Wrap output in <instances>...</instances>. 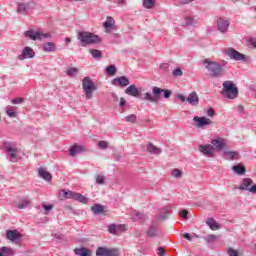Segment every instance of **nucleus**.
<instances>
[{"label":"nucleus","mask_w":256,"mask_h":256,"mask_svg":"<svg viewBox=\"0 0 256 256\" xmlns=\"http://www.w3.org/2000/svg\"><path fill=\"white\" fill-rule=\"evenodd\" d=\"M204 68L208 71L209 77L218 79V77H223V67L227 65V61H222V64L217 61H212L207 58L203 61Z\"/></svg>","instance_id":"obj_1"},{"label":"nucleus","mask_w":256,"mask_h":256,"mask_svg":"<svg viewBox=\"0 0 256 256\" xmlns=\"http://www.w3.org/2000/svg\"><path fill=\"white\" fill-rule=\"evenodd\" d=\"M171 93V90L154 86L152 87V93H144V97L142 99L143 101H148L149 103H159L161 95H163L164 99H169V97H171Z\"/></svg>","instance_id":"obj_2"},{"label":"nucleus","mask_w":256,"mask_h":256,"mask_svg":"<svg viewBox=\"0 0 256 256\" xmlns=\"http://www.w3.org/2000/svg\"><path fill=\"white\" fill-rule=\"evenodd\" d=\"M78 41H80L82 47H87V45H97L101 38L97 34H93L87 31L78 32Z\"/></svg>","instance_id":"obj_3"},{"label":"nucleus","mask_w":256,"mask_h":256,"mask_svg":"<svg viewBox=\"0 0 256 256\" xmlns=\"http://www.w3.org/2000/svg\"><path fill=\"white\" fill-rule=\"evenodd\" d=\"M222 87V94L224 97H227V99H237L239 95V89L235 83H233V81H224Z\"/></svg>","instance_id":"obj_4"},{"label":"nucleus","mask_w":256,"mask_h":256,"mask_svg":"<svg viewBox=\"0 0 256 256\" xmlns=\"http://www.w3.org/2000/svg\"><path fill=\"white\" fill-rule=\"evenodd\" d=\"M82 89L85 93L86 99H92L93 91H97V87L95 86V83H93V80H91L90 77H84L82 81Z\"/></svg>","instance_id":"obj_5"},{"label":"nucleus","mask_w":256,"mask_h":256,"mask_svg":"<svg viewBox=\"0 0 256 256\" xmlns=\"http://www.w3.org/2000/svg\"><path fill=\"white\" fill-rule=\"evenodd\" d=\"M224 55L230 58L232 61H245L246 56L245 54L240 53L239 51L235 50L233 47H228L223 50Z\"/></svg>","instance_id":"obj_6"},{"label":"nucleus","mask_w":256,"mask_h":256,"mask_svg":"<svg viewBox=\"0 0 256 256\" xmlns=\"http://www.w3.org/2000/svg\"><path fill=\"white\" fill-rule=\"evenodd\" d=\"M25 36L29 39H32V41H41L43 39H49V37H51V34L43 33L41 31L28 30L25 32Z\"/></svg>","instance_id":"obj_7"},{"label":"nucleus","mask_w":256,"mask_h":256,"mask_svg":"<svg viewBox=\"0 0 256 256\" xmlns=\"http://www.w3.org/2000/svg\"><path fill=\"white\" fill-rule=\"evenodd\" d=\"M230 25L231 21L228 18L220 17L216 21V26L220 33H227V31H229Z\"/></svg>","instance_id":"obj_8"},{"label":"nucleus","mask_w":256,"mask_h":256,"mask_svg":"<svg viewBox=\"0 0 256 256\" xmlns=\"http://www.w3.org/2000/svg\"><path fill=\"white\" fill-rule=\"evenodd\" d=\"M107 229L110 235H121V233L127 231V226L124 224H109Z\"/></svg>","instance_id":"obj_9"},{"label":"nucleus","mask_w":256,"mask_h":256,"mask_svg":"<svg viewBox=\"0 0 256 256\" xmlns=\"http://www.w3.org/2000/svg\"><path fill=\"white\" fill-rule=\"evenodd\" d=\"M211 145L216 151H223V149H227V141L221 137L212 139Z\"/></svg>","instance_id":"obj_10"},{"label":"nucleus","mask_w":256,"mask_h":256,"mask_svg":"<svg viewBox=\"0 0 256 256\" xmlns=\"http://www.w3.org/2000/svg\"><path fill=\"white\" fill-rule=\"evenodd\" d=\"M193 121H194V123H196L195 127H197L198 129L207 127V125H213V121H211V119H209L207 117L195 116L193 118Z\"/></svg>","instance_id":"obj_11"},{"label":"nucleus","mask_w":256,"mask_h":256,"mask_svg":"<svg viewBox=\"0 0 256 256\" xmlns=\"http://www.w3.org/2000/svg\"><path fill=\"white\" fill-rule=\"evenodd\" d=\"M33 57H35V51L29 46L24 47L22 53L18 55L19 61H25V59H33Z\"/></svg>","instance_id":"obj_12"},{"label":"nucleus","mask_w":256,"mask_h":256,"mask_svg":"<svg viewBox=\"0 0 256 256\" xmlns=\"http://www.w3.org/2000/svg\"><path fill=\"white\" fill-rule=\"evenodd\" d=\"M198 149L200 153H203L205 157H213L215 150L213 148V145L211 144H205V145H199Z\"/></svg>","instance_id":"obj_13"},{"label":"nucleus","mask_w":256,"mask_h":256,"mask_svg":"<svg viewBox=\"0 0 256 256\" xmlns=\"http://www.w3.org/2000/svg\"><path fill=\"white\" fill-rule=\"evenodd\" d=\"M251 187H253V180L251 178H244L241 182L240 185L238 187H236V189H238V191H249Z\"/></svg>","instance_id":"obj_14"},{"label":"nucleus","mask_w":256,"mask_h":256,"mask_svg":"<svg viewBox=\"0 0 256 256\" xmlns=\"http://www.w3.org/2000/svg\"><path fill=\"white\" fill-rule=\"evenodd\" d=\"M4 148H5L6 152L8 153L9 160L12 162L17 161V148H14L9 143H6L4 145Z\"/></svg>","instance_id":"obj_15"},{"label":"nucleus","mask_w":256,"mask_h":256,"mask_svg":"<svg viewBox=\"0 0 256 256\" xmlns=\"http://www.w3.org/2000/svg\"><path fill=\"white\" fill-rule=\"evenodd\" d=\"M112 85L115 87H127L129 85V78L127 76H120L112 80Z\"/></svg>","instance_id":"obj_16"},{"label":"nucleus","mask_w":256,"mask_h":256,"mask_svg":"<svg viewBox=\"0 0 256 256\" xmlns=\"http://www.w3.org/2000/svg\"><path fill=\"white\" fill-rule=\"evenodd\" d=\"M6 237L9 241H12V243H17L21 239V235L17 230H8L6 232Z\"/></svg>","instance_id":"obj_17"},{"label":"nucleus","mask_w":256,"mask_h":256,"mask_svg":"<svg viewBox=\"0 0 256 256\" xmlns=\"http://www.w3.org/2000/svg\"><path fill=\"white\" fill-rule=\"evenodd\" d=\"M186 101L189 103V105H199V96L197 95V92L190 93L186 98Z\"/></svg>","instance_id":"obj_18"},{"label":"nucleus","mask_w":256,"mask_h":256,"mask_svg":"<svg viewBox=\"0 0 256 256\" xmlns=\"http://www.w3.org/2000/svg\"><path fill=\"white\" fill-rule=\"evenodd\" d=\"M126 95H129L130 97H139V89H137V86L130 85L125 90Z\"/></svg>","instance_id":"obj_19"},{"label":"nucleus","mask_w":256,"mask_h":256,"mask_svg":"<svg viewBox=\"0 0 256 256\" xmlns=\"http://www.w3.org/2000/svg\"><path fill=\"white\" fill-rule=\"evenodd\" d=\"M147 152L151 153L152 155H161L162 150L161 148L153 145V143H148L146 146Z\"/></svg>","instance_id":"obj_20"},{"label":"nucleus","mask_w":256,"mask_h":256,"mask_svg":"<svg viewBox=\"0 0 256 256\" xmlns=\"http://www.w3.org/2000/svg\"><path fill=\"white\" fill-rule=\"evenodd\" d=\"M38 175L41 177V179H44V181H51V179H53V175L47 172L45 168H39Z\"/></svg>","instance_id":"obj_21"},{"label":"nucleus","mask_w":256,"mask_h":256,"mask_svg":"<svg viewBox=\"0 0 256 256\" xmlns=\"http://www.w3.org/2000/svg\"><path fill=\"white\" fill-rule=\"evenodd\" d=\"M15 250L11 247L3 246L0 248V256H14Z\"/></svg>","instance_id":"obj_22"},{"label":"nucleus","mask_w":256,"mask_h":256,"mask_svg":"<svg viewBox=\"0 0 256 256\" xmlns=\"http://www.w3.org/2000/svg\"><path fill=\"white\" fill-rule=\"evenodd\" d=\"M56 49L57 47L53 42H47L43 44V51H45L46 53H53V51H55Z\"/></svg>","instance_id":"obj_23"},{"label":"nucleus","mask_w":256,"mask_h":256,"mask_svg":"<svg viewBox=\"0 0 256 256\" xmlns=\"http://www.w3.org/2000/svg\"><path fill=\"white\" fill-rule=\"evenodd\" d=\"M104 29H113L115 27V19L113 17L108 16L106 21L103 23Z\"/></svg>","instance_id":"obj_24"},{"label":"nucleus","mask_w":256,"mask_h":256,"mask_svg":"<svg viewBox=\"0 0 256 256\" xmlns=\"http://www.w3.org/2000/svg\"><path fill=\"white\" fill-rule=\"evenodd\" d=\"M75 255L78 256H90L91 255V251L87 248H76L74 250Z\"/></svg>","instance_id":"obj_25"},{"label":"nucleus","mask_w":256,"mask_h":256,"mask_svg":"<svg viewBox=\"0 0 256 256\" xmlns=\"http://www.w3.org/2000/svg\"><path fill=\"white\" fill-rule=\"evenodd\" d=\"M232 171L236 173V175H245V166L243 164H237L232 167Z\"/></svg>","instance_id":"obj_26"},{"label":"nucleus","mask_w":256,"mask_h":256,"mask_svg":"<svg viewBox=\"0 0 256 256\" xmlns=\"http://www.w3.org/2000/svg\"><path fill=\"white\" fill-rule=\"evenodd\" d=\"M206 225L212 229V231H217L219 229V224L213 218H208L206 221Z\"/></svg>","instance_id":"obj_27"},{"label":"nucleus","mask_w":256,"mask_h":256,"mask_svg":"<svg viewBox=\"0 0 256 256\" xmlns=\"http://www.w3.org/2000/svg\"><path fill=\"white\" fill-rule=\"evenodd\" d=\"M224 155H226L227 159L233 161V159H239V152L237 151H225Z\"/></svg>","instance_id":"obj_28"},{"label":"nucleus","mask_w":256,"mask_h":256,"mask_svg":"<svg viewBox=\"0 0 256 256\" xmlns=\"http://www.w3.org/2000/svg\"><path fill=\"white\" fill-rule=\"evenodd\" d=\"M184 21L188 26L197 25V18H195L194 16H185Z\"/></svg>","instance_id":"obj_29"},{"label":"nucleus","mask_w":256,"mask_h":256,"mask_svg":"<svg viewBox=\"0 0 256 256\" xmlns=\"http://www.w3.org/2000/svg\"><path fill=\"white\" fill-rule=\"evenodd\" d=\"M81 151H83V147L79 145H74L70 148V155L71 157H75L77 153H81Z\"/></svg>","instance_id":"obj_30"},{"label":"nucleus","mask_w":256,"mask_h":256,"mask_svg":"<svg viewBox=\"0 0 256 256\" xmlns=\"http://www.w3.org/2000/svg\"><path fill=\"white\" fill-rule=\"evenodd\" d=\"M89 53L92 55L93 59H101V57H103V53L97 49H90Z\"/></svg>","instance_id":"obj_31"},{"label":"nucleus","mask_w":256,"mask_h":256,"mask_svg":"<svg viewBox=\"0 0 256 256\" xmlns=\"http://www.w3.org/2000/svg\"><path fill=\"white\" fill-rule=\"evenodd\" d=\"M28 206H29V199L27 198L20 200L17 204L18 209H25Z\"/></svg>","instance_id":"obj_32"},{"label":"nucleus","mask_w":256,"mask_h":256,"mask_svg":"<svg viewBox=\"0 0 256 256\" xmlns=\"http://www.w3.org/2000/svg\"><path fill=\"white\" fill-rule=\"evenodd\" d=\"M62 193L65 199H75V195L77 192H73L71 190H68V191L62 190Z\"/></svg>","instance_id":"obj_33"},{"label":"nucleus","mask_w":256,"mask_h":256,"mask_svg":"<svg viewBox=\"0 0 256 256\" xmlns=\"http://www.w3.org/2000/svg\"><path fill=\"white\" fill-rule=\"evenodd\" d=\"M143 7L145 9H153L155 7V0H143Z\"/></svg>","instance_id":"obj_34"},{"label":"nucleus","mask_w":256,"mask_h":256,"mask_svg":"<svg viewBox=\"0 0 256 256\" xmlns=\"http://www.w3.org/2000/svg\"><path fill=\"white\" fill-rule=\"evenodd\" d=\"M74 201H79V203H87L88 199L81 193H76L74 196Z\"/></svg>","instance_id":"obj_35"},{"label":"nucleus","mask_w":256,"mask_h":256,"mask_svg":"<svg viewBox=\"0 0 256 256\" xmlns=\"http://www.w3.org/2000/svg\"><path fill=\"white\" fill-rule=\"evenodd\" d=\"M92 211L94 213V215H99L100 213H103V206L99 205V204H95L94 206H92Z\"/></svg>","instance_id":"obj_36"},{"label":"nucleus","mask_w":256,"mask_h":256,"mask_svg":"<svg viewBox=\"0 0 256 256\" xmlns=\"http://www.w3.org/2000/svg\"><path fill=\"white\" fill-rule=\"evenodd\" d=\"M171 174H172V177H174L175 179H181V177H183V171L177 168L173 169Z\"/></svg>","instance_id":"obj_37"},{"label":"nucleus","mask_w":256,"mask_h":256,"mask_svg":"<svg viewBox=\"0 0 256 256\" xmlns=\"http://www.w3.org/2000/svg\"><path fill=\"white\" fill-rule=\"evenodd\" d=\"M134 218L138 221H145V219H147V215L141 213V212H134Z\"/></svg>","instance_id":"obj_38"},{"label":"nucleus","mask_w":256,"mask_h":256,"mask_svg":"<svg viewBox=\"0 0 256 256\" xmlns=\"http://www.w3.org/2000/svg\"><path fill=\"white\" fill-rule=\"evenodd\" d=\"M108 248L105 247H98L96 250V256H107Z\"/></svg>","instance_id":"obj_39"},{"label":"nucleus","mask_w":256,"mask_h":256,"mask_svg":"<svg viewBox=\"0 0 256 256\" xmlns=\"http://www.w3.org/2000/svg\"><path fill=\"white\" fill-rule=\"evenodd\" d=\"M77 73H79V69H77L75 67L69 68L66 71V74L68 75V77H75V75H77Z\"/></svg>","instance_id":"obj_40"},{"label":"nucleus","mask_w":256,"mask_h":256,"mask_svg":"<svg viewBox=\"0 0 256 256\" xmlns=\"http://www.w3.org/2000/svg\"><path fill=\"white\" fill-rule=\"evenodd\" d=\"M6 115H8V117H16L17 116V112L15 111V108L13 107H7L6 108Z\"/></svg>","instance_id":"obj_41"},{"label":"nucleus","mask_w":256,"mask_h":256,"mask_svg":"<svg viewBox=\"0 0 256 256\" xmlns=\"http://www.w3.org/2000/svg\"><path fill=\"white\" fill-rule=\"evenodd\" d=\"M164 211H165V214L159 215L158 219H162V220L167 219V215H169V213L171 212V206H165Z\"/></svg>","instance_id":"obj_42"},{"label":"nucleus","mask_w":256,"mask_h":256,"mask_svg":"<svg viewBox=\"0 0 256 256\" xmlns=\"http://www.w3.org/2000/svg\"><path fill=\"white\" fill-rule=\"evenodd\" d=\"M147 237H157V228L155 226H151L147 231Z\"/></svg>","instance_id":"obj_43"},{"label":"nucleus","mask_w":256,"mask_h":256,"mask_svg":"<svg viewBox=\"0 0 256 256\" xmlns=\"http://www.w3.org/2000/svg\"><path fill=\"white\" fill-rule=\"evenodd\" d=\"M27 7V4L19 3L17 8L18 13H27Z\"/></svg>","instance_id":"obj_44"},{"label":"nucleus","mask_w":256,"mask_h":256,"mask_svg":"<svg viewBox=\"0 0 256 256\" xmlns=\"http://www.w3.org/2000/svg\"><path fill=\"white\" fill-rule=\"evenodd\" d=\"M106 73H108L109 75H115L117 73V68L115 67V65H110L106 68Z\"/></svg>","instance_id":"obj_45"},{"label":"nucleus","mask_w":256,"mask_h":256,"mask_svg":"<svg viewBox=\"0 0 256 256\" xmlns=\"http://www.w3.org/2000/svg\"><path fill=\"white\" fill-rule=\"evenodd\" d=\"M96 183L97 185H105V176L101 174L96 175Z\"/></svg>","instance_id":"obj_46"},{"label":"nucleus","mask_w":256,"mask_h":256,"mask_svg":"<svg viewBox=\"0 0 256 256\" xmlns=\"http://www.w3.org/2000/svg\"><path fill=\"white\" fill-rule=\"evenodd\" d=\"M119 251L117 249H109L106 251V256H117Z\"/></svg>","instance_id":"obj_47"},{"label":"nucleus","mask_w":256,"mask_h":256,"mask_svg":"<svg viewBox=\"0 0 256 256\" xmlns=\"http://www.w3.org/2000/svg\"><path fill=\"white\" fill-rule=\"evenodd\" d=\"M98 147L102 150L108 149L109 148V142L107 141H99L98 142Z\"/></svg>","instance_id":"obj_48"},{"label":"nucleus","mask_w":256,"mask_h":256,"mask_svg":"<svg viewBox=\"0 0 256 256\" xmlns=\"http://www.w3.org/2000/svg\"><path fill=\"white\" fill-rule=\"evenodd\" d=\"M173 77H182L183 76V70L181 68H176L172 72Z\"/></svg>","instance_id":"obj_49"},{"label":"nucleus","mask_w":256,"mask_h":256,"mask_svg":"<svg viewBox=\"0 0 256 256\" xmlns=\"http://www.w3.org/2000/svg\"><path fill=\"white\" fill-rule=\"evenodd\" d=\"M125 121H127L128 123H135V121H137V116L135 114L126 116Z\"/></svg>","instance_id":"obj_50"},{"label":"nucleus","mask_w":256,"mask_h":256,"mask_svg":"<svg viewBox=\"0 0 256 256\" xmlns=\"http://www.w3.org/2000/svg\"><path fill=\"white\" fill-rule=\"evenodd\" d=\"M217 239H219V237L216 235H209L206 237L207 243H213L214 241H217Z\"/></svg>","instance_id":"obj_51"},{"label":"nucleus","mask_w":256,"mask_h":256,"mask_svg":"<svg viewBox=\"0 0 256 256\" xmlns=\"http://www.w3.org/2000/svg\"><path fill=\"white\" fill-rule=\"evenodd\" d=\"M180 217H182V219H189V211L187 210H182L180 211Z\"/></svg>","instance_id":"obj_52"},{"label":"nucleus","mask_w":256,"mask_h":256,"mask_svg":"<svg viewBox=\"0 0 256 256\" xmlns=\"http://www.w3.org/2000/svg\"><path fill=\"white\" fill-rule=\"evenodd\" d=\"M23 101H25L23 98H15V99H12L11 103H13V105H21Z\"/></svg>","instance_id":"obj_53"},{"label":"nucleus","mask_w":256,"mask_h":256,"mask_svg":"<svg viewBox=\"0 0 256 256\" xmlns=\"http://www.w3.org/2000/svg\"><path fill=\"white\" fill-rule=\"evenodd\" d=\"M228 255L229 256H239V252H237V250H235L233 248H229L228 249Z\"/></svg>","instance_id":"obj_54"},{"label":"nucleus","mask_w":256,"mask_h":256,"mask_svg":"<svg viewBox=\"0 0 256 256\" xmlns=\"http://www.w3.org/2000/svg\"><path fill=\"white\" fill-rule=\"evenodd\" d=\"M44 211H46V213H49V211H51V209H53V204H43L42 205Z\"/></svg>","instance_id":"obj_55"},{"label":"nucleus","mask_w":256,"mask_h":256,"mask_svg":"<svg viewBox=\"0 0 256 256\" xmlns=\"http://www.w3.org/2000/svg\"><path fill=\"white\" fill-rule=\"evenodd\" d=\"M248 45H250V47H253L254 49H256V38H250L248 40Z\"/></svg>","instance_id":"obj_56"},{"label":"nucleus","mask_w":256,"mask_h":256,"mask_svg":"<svg viewBox=\"0 0 256 256\" xmlns=\"http://www.w3.org/2000/svg\"><path fill=\"white\" fill-rule=\"evenodd\" d=\"M183 237H184V239H187V241L193 240V236H191V234H189V233H184Z\"/></svg>","instance_id":"obj_57"},{"label":"nucleus","mask_w":256,"mask_h":256,"mask_svg":"<svg viewBox=\"0 0 256 256\" xmlns=\"http://www.w3.org/2000/svg\"><path fill=\"white\" fill-rule=\"evenodd\" d=\"M158 255L159 256H165V248L159 247L158 248Z\"/></svg>","instance_id":"obj_58"},{"label":"nucleus","mask_w":256,"mask_h":256,"mask_svg":"<svg viewBox=\"0 0 256 256\" xmlns=\"http://www.w3.org/2000/svg\"><path fill=\"white\" fill-rule=\"evenodd\" d=\"M177 99L182 101V103H185V101H187V98H185V96H183V94H178L177 95Z\"/></svg>","instance_id":"obj_59"},{"label":"nucleus","mask_w":256,"mask_h":256,"mask_svg":"<svg viewBox=\"0 0 256 256\" xmlns=\"http://www.w3.org/2000/svg\"><path fill=\"white\" fill-rule=\"evenodd\" d=\"M125 105H127V101L125 100V98H120L119 106L120 107H125Z\"/></svg>","instance_id":"obj_60"},{"label":"nucleus","mask_w":256,"mask_h":256,"mask_svg":"<svg viewBox=\"0 0 256 256\" xmlns=\"http://www.w3.org/2000/svg\"><path fill=\"white\" fill-rule=\"evenodd\" d=\"M207 115L208 117H213V115H215V110H213L212 108L208 109Z\"/></svg>","instance_id":"obj_61"},{"label":"nucleus","mask_w":256,"mask_h":256,"mask_svg":"<svg viewBox=\"0 0 256 256\" xmlns=\"http://www.w3.org/2000/svg\"><path fill=\"white\" fill-rule=\"evenodd\" d=\"M193 1H195V0H180V3L182 5H189V3H193Z\"/></svg>","instance_id":"obj_62"},{"label":"nucleus","mask_w":256,"mask_h":256,"mask_svg":"<svg viewBox=\"0 0 256 256\" xmlns=\"http://www.w3.org/2000/svg\"><path fill=\"white\" fill-rule=\"evenodd\" d=\"M250 193H253L254 195H256V184L251 186Z\"/></svg>","instance_id":"obj_63"},{"label":"nucleus","mask_w":256,"mask_h":256,"mask_svg":"<svg viewBox=\"0 0 256 256\" xmlns=\"http://www.w3.org/2000/svg\"><path fill=\"white\" fill-rule=\"evenodd\" d=\"M65 43H71V38H65Z\"/></svg>","instance_id":"obj_64"}]
</instances>
